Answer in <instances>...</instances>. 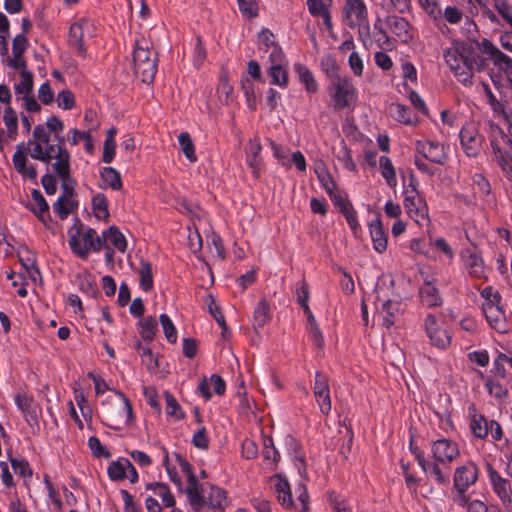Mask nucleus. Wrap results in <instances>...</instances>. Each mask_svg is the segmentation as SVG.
<instances>
[{
	"label": "nucleus",
	"mask_w": 512,
	"mask_h": 512,
	"mask_svg": "<svg viewBox=\"0 0 512 512\" xmlns=\"http://www.w3.org/2000/svg\"><path fill=\"white\" fill-rule=\"evenodd\" d=\"M166 407L165 412L168 416L174 417L176 420L183 419L185 414L176 399L169 392H165Z\"/></svg>",
	"instance_id": "nucleus-53"
},
{
	"label": "nucleus",
	"mask_w": 512,
	"mask_h": 512,
	"mask_svg": "<svg viewBox=\"0 0 512 512\" xmlns=\"http://www.w3.org/2000/svg\"><path fill=\"white\" fill-rule=\"evenodd\" d=\"M461 146L469 157L477 156L482 147L483 137L473 125L463 126L460 133Z\"/></svg>",
	"instance_id": "nucleus-14"
},
{
	"label": "nucleus",
	"mask_w": 512,
	"mask_h": 512,
	"mask_svg": "<svg viewBox=\"0 0 512 512\" xmlns=\"http://www.w3.org/2000/svg\"><path fill=\"white\" fill-rule=\"evenodd\" d=\"M403 195V207L407 215L419 226L423 227L429 225V208L426 200L419 193L417 182L413 177L410 179L409 186L404 189Z\"/></svg>",
	"instance_id": "nucleus-8"
},
{
	"label": "nucleus",
	"mask_w": 512,
	"mask_h": 512,
	"mask_svg": "<svg viewBox=\"0 0 512 512\" xmlns=\"http://www.w3.org/2000/svg\"><path fill=\"white\" fill-rule=\"evenodd\" d=\"M490 146L495 161L502 172L512 179V140L496 124H489Z\"/></svg>",
	"instance_id": "nucleus-5"
},
{
	"label": "nucleus",
	"mask_w": 512,
	"mask_h": 512,
	"mask_svg": "<svg viewBox=\"0 0 512 512\" xmlns=\"http://www.w3.org/2000/svg\"><path fill=\"white\" fill-rule=\"evenodd\" d=\"M270 318V310L266 301L262 300L258 302L253 313L254 327L262 328L269 322Z\"/></svg>",
	"instance_id": "nucleus-46"
},
{
	"label": "nucleus",
	"mask_w": 512,
	"mask_h": 512,
	"mask_svg": "<svg viewBox=\"0 0 512 512\" xmlns=\"http://www.w3.org/2000/svg\"><path fill=\"white\" fill-rule=\"evenodd\" d=\"M328 90L335 110L348 107L357 98V90L349 77H334Z\"/></svg>",
	"instance_id": "nucleus-10"
},
{
	"label": "nucleus",
	"mask_w": 512,
	"mask_h": 512,
	"mask_svg": "<svg viewBox=\"0 0 512 512\" xmlns=\"http://www.w3.org/2000/svg\"><path fill=\"white\" fill-rule=\"evenodd\" d=\"M483 313L491 327L497 331H505V312L500 303L488 301L483 304Z\"/></svg>",
	"instance_id": "nucleus-19"
},
{
	"label": "nucleus",
	"mask_w": 512,
	"mask_h": 512,
	"mask_svg": "<svg viewBox=\"0 0 512 512\" xmlns=\"http://www.w3.org/2000/svg\"><path fill=\"white\" fill-rule=\"evenodd\" d=\"M3 122L6 130L0 128V151L4 152L5 147L10 141H13L18 136V117L16 112L7 106L3 114Z\"/></svg>",
	"instance_id": "nucleus-17"
},
{
	"label": "nucleus",
	"mask_w": 512,
	"mask_h": 512,
	"mask_svg": "<svg viewBox=\"0 0 512 512\" xmlns=\"http://www.w3.org/2000/svg\"><path fill=\"white\" fill-rule=\"evenodd\" d=\"M370 236L373 248L378 253H383L387 249L388 236L384 231L381 220L376 219L369 224Z\"/></svg>",
	"instance_id": "nucleus-30"
},
{
	"label": "nucleus",
	"mask_w": 512,
	"mask_h": 512,
	"mask_svg": "<svg viewBox=\"0 0 512 512\" xmlns=\"http://www.w3.org/2000/svg\"><path fill=\"white\" fill-rule=\"evenodd\" d=\"M69 235V246L81 259H87L91 251L102 250L100 235L93 228L79 224L69 231Z\"/></svg>",
	"instance_id": "nucleus-6"
},
{
	"label": "nucleus",
	"mask_w": 512,
	"mask_h": 512,
	"mask_svg": "<svg viewBox=\"0 0 512 512\" xmlns=\"http://www.w3.org/2000/svg\"><path fill=\"white\" fill-rule=\"evenodd\" d=\"M321 69L322 71L331 78L339 77L337 75L338 66L335 59L331 55H326L321 59Z\"/></svg>",
	"instance_id": "nucleus-62"
},
{
	"label": "nucleus",
	"mask_w": 512,
	"mask_h": 512,
	"mask_svg": "<svg viewBox=\"0 0 512 512\" xmlns=\"http://www.w3.org/2000/svg\"><path fill=\"white\" fill-rule=\"evenodd\" d=\"M423 328L432 346L441 350L449 348L452 341V332L443 318L428 313L423 319Z\"/></svg>",
	"instance_id": "nucleus-9"
},
{
	"label": "nucleus",
	"mask_w": 512,
	"mask_h": 512,
	"mask_svg": "<svg viewBox=\"0 0 512 512\" xmlns=\"http://www.w3.org/2000/svg\"><path fill=\"white\" fill-rule=\"evenodd\" d=\"M329 501L334 512H351V508L343 496L330 492Z\"/></svg>",
	"instance_id": "nucleus-60"
},
{
	"label": "nucleus",
	"mask_w": 512,
	"mask_h": 512,
	"mask_svg": "<svg viewBox=\"0 0 512 512\" xmlns=\"http://www.w3.org/2000/svg\"><path fill=\"white\" fill-rule=\"evenodd\" d=\"M305 315L307 316V322H308V331L309 335L314 342V344L318 347H322L324 344V338L323 335L316 323L315 317L312 314L310 308L308 305H305V308L303 309Z\"/></svg>",
	"instance_id": "nucleus-40"
},
{
	"label": "nucleus",
	"mask_w": 512,
	"mask_h": 512,
	"mask_svg": "<svg viewBox=\"0 0 512 512\" xmlns=\"http://www.w3.org/2000/svg\"><path fill=\"white\" fill-rule=\"evenodd\" d=\"M413 453L419 466L429 478L439 485L449 484L448 471L452 462L460 455L458 444L455 441L447 438L433 441L431 444L432 462L427 461L418 449H414Z\"/></svg>",
	"instance_id": "nucleus-2"
},
{
	"label": "nucleus",
	"mask_w": 512,
	"mask_h": 512,
	"mask_svg": "<svg viewBox=\"0 0 512 512\" xmlns=\"http://www.w3.org/2000/svg\"><path fill=\"white\" fill-rule=\"evenodd\" d=\"M146 490L153 491V493L162 500L164 507L173 508L175 506V497L167 484L161 482L148 483Z\"/></svg>",
	"instance_id": "nucleus-33"
},
{
	"label": "nucleus",
	"mask_w": 512,
	"mask_h": 512,
	"mask_svg": "<svg viewBox=\"0 0 512 512\" xmlns=\"http://www.w3.org/2000/svg\"><path fill=\"white\" fill-rule=\"evenodd\" d=\"M43 125V129L48 135H52L53 137H61L60 133L64 129V123L63 121L58 118L57 116H51L49 117L45 124Z\"/></svg>",
	"instance_id": "nucleus-57"
},
{
	"label": "nucleus",
	"mask_w": 512,
	"mask_h": 512,
	"mask_svg": "<svg viewBox=\"0 0 512 512\" xmlns=\"http://www.w3.org/2000/svg\"><path fill=\"white\" fill-rule=\"evenodd\" d=\"M419 6L425 13L433 19L434 22L442 20V10L439 6L438 0H417Z\"/></svg>",
	"instance_id": "nucleus-51"
},
{
	"label": "nucleus",
	"mask_w": 512,
	"mask_h": 512,
	"mask_svg": "<svg viewBox=\"0 0 512 512\" xmlns=\"http://www.w3.org/2000/svg\"><path fill=\"white\" fill-rule=\"evenodd\" d=\"M206 303H207L208 310H209L210 314L216 320L218 325L222 328V335H223V337H225V335L228 331V327L226 325L225 318H224L223 314L221 313L220 306L217 304L215 299L210 295L207 297Z\"/></svg>",
	"instance_id": "nucleus-49"
},
{
	"label": "nucleus",
	"mask_w": 512,
	"mask_h": 512,
	"mask_svg": "<svg viewBox=\"0 0 512 512\" xmlns=\"http://www.w3.org/2000/svg\"><path fill=\"white\" fill-rule=\"evenodd\" d=\"M444 58L459 82L465 86H471L473 84V69L475 66H478V70H480L481 65H479L478 61L472 56L466 44H454L444 52Z\"/></svg>",
	"instance_id": "nucleus-4"
},
{
	"label": "nucleus",
	"mask_w": 512,
	"mask_h": 512,
	"mask_svg": "<svg viewBox=\"0 0 512 512\" xmlns=\"http://www.w3.org/2000/svg\"><path fill=\"white\" fill-rule=\"evenodd\" d=\"M178 142L185 157L192 163L197 161L194 144L188 132H181L178 135Z\"/></svg>",
	"instance_id": "nucleus-47"
},
{
	"label": "nucleus",
	"mask_w": 512,
	"mask_h": 512,
	"mask_svg": "<svg viewBox=\"0 0 512 512\" xmlns=\"http://www.w3.org/2000/svg\"><path fill=\"white\" fill-rule=\"evenodd\" d=\"M314 397L319 405L320 411L328 415L331 411V397L328 378L326 375L316 373L313 386Z\"/></svg>",
	"instance_id": "nucleus-16"
},
{
	"label": "nucleus",
	"mask_w": 512,
	"mask_h": 512,
	"mask_svg": "<svg viewBox=\"0 0 512 512\" xmlns=\"http://www.w3.org/2000/svg\"><path fill=\"white\" fill-rule=\"evenodd\" d=\"M385 23L391 32L402 42L407 43L413 38L411 24L405 18L397 15H389L385 18Z\"/></svg>",
	"instance_id": "nucleus-22"
},
{
	"label": "nucleus",
	"mask_w": 512,
	"mask_h": 512,
	"mask_svg": "<svg viewBox=\"0 0 512 512\" xmlns=\"http://www.w3.org/2000/svg\"><path fill=\"white\" fill-rule=\"evenodd\" d=\"M383 290L382 286H377L376 300L382 302L380 313L382 316L383 326L386 329H390L399 322L405 311V304L399 295H394L391 298L384 299Z\"/></svg>",
	"instance_id": "nucleus-11"
},
{
	"label": "nucleus",
	"mask_w": 512,
	"mask_h": 512,
	"mask_svg": "<svg viewBox=\"0 0 512 512\" xmlns=\"http://www.w3.org/2000/svg\"><path fill=\"white\" fill-rule=\"evenodd\" d=\"M444 58L459 82L465 86H471L473 84V69L475 66H478V70H480L481 65H479L478 61L472 56L466 44H454L444 52Z\"/></svg>",
	"instance_id": "nucleus-3"
},
{
	"label": "nucleus",
	"mask_w": 512,
	"mask_h": 512,
	"mask_svg": "<svg viewBox=\"0 0 512 512\" xmlns=\"http://www.w3.org/2000/svg\"><path fill=\"white\" fill-rule=\"evenodd\" d=\"M417 151L426 159L437 164H443L446 160L444 146L433 141H418Z\"/></svg>",
	"instance_id": "nucleus-21"
},
{
	"label": "nucleus",
	"mask_w": 512,
	"mask_h": 512,
	"mask_svg": "<svg viewBox=\"0 0 512 512\" xmlns=\"http://www.w3.org/2000/svg\"><path fill=\"white\" fill-rule=\"evenodd\" d=\"M56 102L60 109L71 110L75 106L74 94L69 89H63L58 93Z\"/></svg>",
	"instance_id": "nucleus-58"
},
{
	"label": "nucleus",
	"mask_w": 512,
	"mask_h": 512,
	"mask_svg": "<svg viewBox=\"0 0 512 512\" xmlns=\"http://www.w3.org/2000/svg\"><path fill=\"white\" fill-rule=\"evenodd\" d=\"M489 422L481 414H473L470 420V429L475 437L485 439L489 433Z\"/></svg>",
	"instance_id": "nucleus-42"
},
{
	"label": "nucleus",
	"mask_w": 512,
	"mask_h": 512,
	"mask_svg": "<svg viewBox=\"0 0 512 512\" xmlns=\"http://www.w3.org/2000/svg\"><path fill=\"white\" fill-rule=\"evenodd\" d=\"M88 446L95 457H104L106 459L111 457V453L101 444L100 440L91 436L88 439Z\"/></svg>",
	"instance_id": "nucleus-61"
},
{
	"label": "nucleus",
	"mask_w": 512,
	"mask_h": 512,
	"mask_svg": "<svg viewBox=\"0 0 512 512\" xmlns=\"http://www.w3.org/2000/svg\"><path fill=\"white\" fill-rule=\"evenodd\" d=\"M61 184L63 188V195L60 196L58 200L53 204V210L60 216V218L64 219L70 214L72 209L71 195L73 192V181L71 176L69 175L67 190L65 189L63 182H61Z\"/></svg>",
	"instance_id": "nucleus-28"
},
{
	"label": "nucleus",
	"mask_w": 512,
	"mask_h": 512,
	"mask_svg": "<svg viewBox=\"0 0 512 512\" xmlns=\"http://www.w3.org/2000/svg\"><path fill=\"white\" fill-rule=\"evenodd\" d=\"M379 170L381 176L385 179L387 185L390 188H396V171L390 158H388L387 156H381L379 158Z\"/></svg>",
	"instance_id": "nucleus-36"
},
{
	"label": "nucleus",
	"mask_w": 512,
	"mask_h": 512,
	"mask_svg": "<svg viewBox=\"0 0 512 512\" xmlns=\"http://www.w3.org/2000/svg\"><path fill=\"white\" fill-rule=\"evenodd\" d=\"M217 93L221 103L229 104L232 101L233 87L229 84L226 73L220 76Z\"/></svg>",
	"instance_id": "nucleus-48"
},
{
	"label": "nucleus",
	"mask_w": 512,
	"mask_h": 512,
	"mask_svg": "<svg viewBox=\"0 0 512 512\" xmlns=\"http://www.w3.org/2000/svg\"><path fill=\"white\" fill-rule=\"evenodd\" d=\"M94 31L93 22L86 18H81L70 26L68 43L77 51L78 55L86 56L84 41L86 37H93Z\"/></svg>",
	"instance_id": "nucleus-12"
},
{
	"label": "nucleus",
	"mask_w": 512,
	"mask_h": 512,
	"mask_svg": "<svg viewBox=\"0 0 512 512\" xmlns=\"http://www.w3.org/2000/svg\"><path fill=\"white\" fill-rule=\"evenodd\" d=\"M468 273L475 278H483L485 276V266L483 259L476 253H471L466 260Z\"/></svg>",
	"instance_id": "nucleus-44"
},
{
	"label": "nucleus",
	"mask_w": 512,
	"mask_h": 512,
	"mask_svg": "<svg viewBox=\"0 0 512 512\" xmlns=\"http://www.w3.org/2000/svg\"><path fill=\"white\" fill-rule=\"evenodd\" d=\"M293 68L298 75L299 81L304 85L306 92L315 94L318 91V83L311 70L302 63H295Z\"/></svg>",
	"instance_id": "nucleus-32"
},
{
	"label": "nucleus",
	"mask_w": 512,
	"mask_h": 512,
	"mask_svg": "<svg viewBox=\"0 0 512 512\" xmlns=\"http://www.w3.org/2000/svg\"><path fill=\"white\" fill-rule=\"evenodd\" d=\"M114 411L110 413V419L115 421H124L126 424L132 419V407L128 398L121 392L115 393L113 402Z\"/></svg>",
	"instance_id": "nucleus-23"
},
{
	"label": "nucleus",
	"mask_w": 512,
	"mask_h": 512,
	"mask_svg": "<svg viewBox=\"0 0 512 512\" xmlns=\"http://www.w3.org/2000/svg\"><path fill=\"white\" fill-rule=\"evenodd\" d=\"M274 489L280 504L285 507H291L293 503L288 481L279 476L275 477Z\"/></svg>",
	"instance_id": "nucleus-37"
},
{
	"label": "nucleus",
	"mask_w": 512,
	"mask_h": 512,
	"mask_svg": "<svg viewBox=\"0 0 512 512\" xmlns=\"http://www.w3.org/2000/svg\"><path fill=\"white\" fill-rule=\"evenodd\" d=\"M140 325V336L141 338L150 343L153 341L156 332L158 331V323L156 318L148 316L139 322Z\"/></svg>",
	"instance_id": "nucleus-41"
},
{
	"label": "nucleus",
	"mask_w": 512,
	"mask_h": 512,
	"mask_svg": "<svg viewBox=\"0 0 512 512\" xmlns=\"http://www.w3.org/2000/svg\"><path fill=\"white\" fill-rule=\"evenodd\" d=\"M487 472L493 491L503 504H510L512 502V489L509 481L501 477L491 465L488 466Z\"/></svg>",
	"instance_id": "nucleus-18"
},
{
	"label": "nucleus",
	"mask_w": 512,
	"mask_h": 512,
	"mask_svg": "<svg viewBox=\"0 0 512 512\" xmlns=\"http://www.w3.org/2000/svg\"><path fill=\"white\" fill-rule=\"evenodd\" d=\"M139 285L144 291H149L153 287L152 266L146 260H141L139 267Z\"/></svg>",
	"instance_id": "nucleus-45"
},
{
	"label": "nucleus",
	"mask_w": 512,
	"mask_h": 512,
	"mask_svg": "<svg viewBox=\"0 0 512 512\" xmlns=\"http://www.w3.org/2000/svg\"><path fill=\"white\" fill-rule=\"evenodd\" d=\"M368 17L366 4L363 0H346L343 7V18L350 27L362 26Z\"/></svg>",
	"instance_id": "nucleus-13"
},
{
	"label": "nucleus",
	"mask_w": 512,
	"mask_h": 512,
	"mask_svg": "<svg viewBox=\"0 0 512 512\" xmlns=\"http://www.w3.org/2000/svg\"><path fill=\"white\" fill-rule=\"evenodd\" d=\"M27 207L43 223L50 218L49 205L38 190L32 191Z\"/></svg>",
	"instance_id": "nucleus-27"
},
{
	"label": "nucleus",
	"mask_w": 512,
	"mask_h": 512,
	"mask_svg": "<svg viewBox=\"0 0 512 512\" xmlns=\"http://www.w3.org/2000/svg\"><path fill=\"white\" fill-rule=\"evenodd\" d=\"M204 487L198 483L195 475H190L188 485L184 490L191 507L199 512L204 507Z\"/></svg>",
	"instance_id": "nucleus-24"
},
{
	"label": "nucleus",
	"mask_w": 512,
	"mask_h": 512,
	"mask_svg": "<svg viewBox=\"0 0 512 512\" xmlns=\"http://www.w3.org/2000/svg\"><path fill=\"white\" fill-rule=\"evenodd\" d=\"M419 293L422 304L427 307H437L442 304V297L432 280L424 279Z\"/></svg>",
	"instance_id": "nucleus-29"
},
{
	"label": "nucleus",
	"mask_w": 512,
	"mask_h": 512,
	"mask_svg": "<svg viewBox=\"0 0 512 512\" xmlns=\"http://www.w3.org/2000/svg\"><path fill=\"white\" fill-rule=\"evenodd\" d=\"M28 155L32 159L50 166L67 190L71 157L65 148L63 137L48 135L43 129V125L38 124L34 127L27 142H20L16 145V151L12 157L14 169L24 180L35 182L38 175L37 169L28 161Z\"/></svg>",
	"instance_id": "nucleus-1"
},
{
	"label": "nucleus",
	"mask_w": 512,
	"mask_h": 512,
	"mask_svg": "<svg viewBox=\"0 0 512 512\" xmlns=\"http://www.w3.org/2000/svg\"><path fill=\"white\" fill-rule=\"evenodd\" d=\"M100 239L101 244H103L102 249L110 250L112 246L121 253H124L127 249L126 238L116 226H110L107 230L103 231Z\"/></svg>",
	"instance_id": "nucleus-20"
},
{
	"label": "nucleus",
	"mask_w": 512,
	"mask_h": 512,
	"mask_svg": "<svg viewBox=\"0 0 512 512\" xmlns=\"http://www.w3.org/2000/svg\"><path fill=\"white\" fill-rule=\"evenodd\" d=\"M493 7L502 20L512 29V4L508 0H498Z\"/></svg>",
	"instance_id": "nucleus-54"
},
{
	"label": "nucleus",
	"mask_w": 512,
	"mask_h": 512,
	"mask_svg": "<svg viewBox=\"0 0 512 512\" xmlns=\"http://www.w3.org/2000/svg\"><path fill=\"white\" fill-rule=\"evenodd\" d=\"M101 178L113 190H120L122 188L120 174L112 167H104L101 171Z\"/></svg>",
	"instance_id": "nucleus-50"
},
{
	"label": "nucleus",
	"mask_w": 512,
	"mask_h": 512,
	"mask_svg": "<svg viewBox=\"0 0 512 512\" xmlns=\"http://www.w3.org/2000/svg\"><path fill=\"white\" fill-rule=\"evenodd\" d=\"M33 74L27 69L20 71V80L15 84V95L17 99L32 94Z\"/></svg>",
	"instance_id": "nucleus-38"
},
{
	"label": "nucleus",
	"mask_w": 512,
	"mask_h": 512,
	"mask_svg": "<svg viewBox=\"0 0 512 512\" xmlns=\"http://www.w3.org/2000/svg\"><path fill=\"white\" fill-rule=\"evenodd\" d=\"M268 75L271 78V84L279 86L280 88H287L289 84L287 65L270 66Z\"/></svg>",
	"instance_id": "nucleus-43"
},
{
	"label": "nucleus",
	"mask_w": 512,
	"mask_h": 512,
	"mask_svg": "<svg viewBox=\"0 0 512 512\" xmlns=\"http://www.w3.org/2000/svg\"><path fill=\"white\" fill-rule=\"evenodd\" d=\"M483 89H484V95L486 98V102L491 107L493 112L497 113V114H502L505 118H508V114L505 111L504 106L502 105V103L500 101H498V99L492 92L491 88L487 84H485L483 86Z\"/></svg>",
	"instance_id": "nucleus-55"
},
{
	"label": "nucleus",
	"mask_w": 512,
	"mask_h": 512,
	"mask_svg": "<svg viewBox=\"0 0 512 512\" xmlns=\"http://www.w3.org/2000/svg\"><path fill=\"white\" fill-rule=\"evenodd\" d=\"M92 206L93 211L95 213V216L98 219L106 220L109 217V211H108V201L106 197L98 193L92 198Z\"/></svg>",
	"instance_id": "nucleus-52"
},
{
	"label": "nucleus",
	"mask_w": 512,
	"mask_h": 512,
	"mask_svg": "<svg viewBox=\"0 0 512 512\" xmlns=\"http://www.w3.org/2000/svg\"><path fill=\"white\" fill-rule=\"evenodd\" d=\"M14 400L16 406L21 410L28 423L37 421L36 404L32 395H28L25 392H19L16 394Z\"/></svg>",
	"instance_id": "nucleus-26"
},
{
	"label": "nucleus",
	"mask_w": 512,
	"mask_h": 512,
	"mask_svg": "<svg viewBox=\"0 0 512 512\" xmlns=\"http://www.w3.org/2000/svg\"><path fill=\"white\" fill-rule=\"evenodd\" d=\"M479 469L477 465L468 461L458 466L454 471L453 486L454 488L468 489L478 481Z\"/></svg>",
	"instance_id": "nucleus-15"
},
{
	"label": "nucleus",
	"mask_w": 512,
	"mask_h": 512,
	"mask_svg": "<svg viewBox=\"0 0 512 512\" xmlns=\"http://www.w3.org/2000/svg\"><path fill=\"white\" fill-rule=\"evenodd\" d=\"M389 112L391 116L400 123L412 125L416 122V117L413 112L406 106L393 103L390 105Z\"/></svg>",
	"instance_id": "nucleus-35"
},
{
	"label": "nucleus",
	"mask_w": 512,
	"mask_h": 512,
	"mask_svg": "<svg viewBox=\"0 0 512 512\" xmlns=\"http://www.w3.org/2000/svg\"><path fill=\"white\" fill-rule=\"evenodd\" d=\"M79 287L82 292L95 298L99 295V291L96 283L91 279L89 275H86L80 279Z\"/></svg>",
	"instance_id": "nucleus-64"
},
{
	"label": "nucleus",
	"mask_w": 512,
	"mask_h": 512,
	"mask_svg": "<svg viewBox=\"0 0 512 512\" xmlns=\"http://www.w3.org/2000/svg\"><path fill=\"white\" fill-rule=\"evenodd\" d=\"M157 55L151 50L150 44L145 39L135 42L133 51L134 72L143 83H151L157 72Z\"/></svg>",
	"instance_id": "nucleus-7"
},
{
	"label": "nucleus",
	"mask_w": 512,
	"mask_h": 512,
	"mask_svg": "<svg viewBox=\"0 0 512 512\" xmlns=\"http://www.w3.org/2000/svg\"><path fill=\"white\" fill-rule=\"evenodd\" d=\"M130 461L126 458H119L112 461L108 468L107 473L112 481H120L126 477V469L129 467Z\"/></svg>",
	"instance_id": "nucleus-39"
},
{
	"label": "nucleus",
	"mask_w": 512,
	"mask_h": 512,
	"mask_svg": "<svg viewBox=\"0 0 512 512\" xmlns=\"http://www.w3.org/2000/svg\"><path fill=\"white\" fill-rule=\"evenodd\" d=\"M445 20L451 25L459 24L463 19V13L460 9L454 6H447L442 11V20Z\"/></svg>",
	"instance_id": "nucleus-59"
},
{
	"label": "nucleus",
	"mask_w": 512,
	"mask_h": 512,
	"mask_svg": "<svg viewBox=\"0 0 512 512\" xmlns=\"http://www.w3.org/2000/svg\"><path fill=\"white\" fill-rule=\"evenodd\" d=\"M262 146L257 139L250 140L246 147V163L251 169L254 177L258 178L260 175L261 158L259 157Z\"/></svg>",
	"instance_id": "nucleus-31"
},
{
	"label": "nucleus",
	"mask_w": 512,
	"mask_h": 512,
	"mask_svg": "<svg viewBox=\"0 0 512 512\" xmlns=\"http://www.w3.org/2000/svg\"><path fill=\"white\" fill-rule=\"evenodd\" d=\"M348 65L355 76L361 77L363 75L364 63L358 52L352 51L348 58Z\"/></svg>",
	"instance_id": "nucleus-63"
},
{
	"label": "nucleus",
	"mask_w": 512,
	"mask_h": 512,
	"mask_svg": "<svg viewBox=\"0 0 512 512\" xmlns=\"http://www.w3.org/2000/svg\"><path fill=\"white\" fill-rule=\"evenodd\" d=\"M204 506L209 508H222L226 505V493L223 489L211 485L209 491L204 492Z\"/></svg>",
	"instance_id": "nucleus-34"
},
{
	"label": "nucleus",
	"mask_w": 512,
	"mask_h": 512,
	"mask_svg": "<svg viewBox=\"0 0 512 512\" xmlns=\"http://www.w3.org/2000/svg\"><path fill=\"white\" fill-rule=\"evenodd\" d=\"M331 5L332 0H307L309 13L314 17H321L323 24L328 30L333 28L332 18L329 11Z\"/></svg>",
	"instance_id": "nucleus-25"
},
{
	"label": "nucleus",
	"mask_w": 512,
	"mask_h": 512,
	"mask_svg": "<svg viewBox=\"0 0 512 512\" xmlns=\"http://www.w3.org/2000/svg\"><path fill=\"white\" fill-rule=\"evenodd\" d=\"M159 320L167 341L175 343L177 341V331L171 318L167 314H161Z\"/></svg>",
	"instance_id": "nucleus-56"
}]
</instances>
